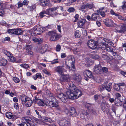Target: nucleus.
Wrapping results in <instances>:
<instances>
[{
    "label": "nucleus",
    "instance_id": "1",
    "mask_svg": "<svg viewBox=\"0 0 126 126\" xmlns=\"http://www.w3.org/2000/svg\"><path fill=\"white\" fill-rule=\"evenodd\" d=\"M68 84L69 87L64 94L63 93H60L57 95L58 98L63 103H65L68 98L71 99H74L78 98L82 95L81 91L77 88L72 81H69Z\"/></svg>",
    "mask_w": 126,
    "mask_h": 126
},
{
    "label": "nucleus",
    "instance_id": "2",
    "mask_svg": "<svg viewBox=\"0 0 126 126\" xmlns=\"http://www.w3.org/2000/svg\"><path fill=\"white\" fill-rule=\"evenodd\" d=\"M75 61L74 57L71 56H69L66 59L65 65L70 71L74 72L75 71L76 69L74 66Z\"/></svg>",
    "mask_w": 126,
    "mask_h": 126
},
{
    "label": "nucleus",
    "instance_id": "3",
    "mask_svg": "<svg viewBox=\"0 0 126 126\" xmlns=\"http://www.w3.org/2000/svg\"><path fill=\"white\" fill-rule=\"evenodd\" d=\"M20 99L23 105L26 107H29L32 106V101L31 99L25 95H23L20 97Z\"/></svg>",
    "mask_w": 126,
    "mask_h": 126
},
{
    "label": "nucleus",
    "instance_id": "4",
    "mask_svg": "<svg viewBox=\"0 0 126 126\" xmlns=\"http://www.w3.org/2000/svg\"><path fill=\"white\" fill-rule=\"evenodd\" d=\"M47 34L50 36V40L52 41H56L61 37L60 34H58L55 31H49Z\"/></svg>",
    "mask_w": 126,
    "mask_h": 126
},
{
    "label": "nucleus",
    "instance_id": "5",
    "mask_svg": "<svg viewBox=\"0 0 126 126\" xmlns=\"http://www.w3.org/2000/svg\"><path fill=\"white\" fill-rule=\"evenodd\" d=\"M48 28V26L43 28L36 26L33 28L32 32L35 35H37L41 34L43 31L46 30H47V29Z\"/></svg>",
    "mask_w": 126,
    "mask_h": 126
},
{
    "label": "nucleus",
    "instance_id": "6",
    "mask_svg": "<svg viewBox=\"0 0 126 126\" xmlns=\"http://www.w3.org/2000/svg\"><path fill=\"white\" fill-rule=\"evenodd\" d=\"M99 41H100V39L97 41H95L92 40H90L88 41L87 45L90 48L95 49L97 47L98 43L100 44L99 43Z\"/></svg>",
    "mask_w": 126,
    "mask_h": 126
},
{
    "label": "nucleus",
    "instance_id": "7",
    "mask_svg": "<svg viewBox=\"0 0 126 126\" xmlns=\"http://www.w3.org/2000/svg\"><path fill=\"white\" fill-rule=\"evenodd\" d=\"M109 105L105 101H103L101 104V110L104 112L108 114L110 111Z\"/></svg>",
    "mask_w": 126,
    "mask_h": 126
},
{
    "label": "nucleus",
    "instance_id": "8",
    "mask_svg": "<svg viewBox=\"0 0 126 126\" xmlns=\"http://www.w3.org/2000/svg\"><path fill=\"white\" fill-rule=\"evenodd\" d=\"M8 33L10 34H15L19 35L22 34L23 33V31L19 28L9 29L8 31Z\"/></svg>",
    "mask_w": 126,
    "mask_h": 126
},
{
    "label": "nucleus",
    "instance_id": "9",
    "mask_svg": "<svg viewBox=\"0 0 126 126\" xmlns=\"http://www.w3.org/2000/svg\"><path fill=\"white\" fill-rule=\"evenodd\" d=\"M65 111L67 114H69L70 116L73 117H76L78 115V114L75 109L73 107H71L70 110L67 109H66L65 110Z\"/></svg>",
    "mask_w": 126,
    "mask_h": 126
},
{
    "label": "nucleus",
    "instance_id": "10",
    "mask_svg": "<svg viewBox=\"0 0 126 126\" xmlns=\"http://www.w3.org/2000/svg\"><path fill=\"white\" fill-rule=\"evenodd\" d=\"M93 4H90L88 3H83L81 5L80 8L81 10L82 11H85L87 10V9L89 8L90 9H92L93 6Z\"/></svg>",
    "mask_w": 126,
    "mask_h": 126
},
{
    "label": "nucleus",
    "instance_id": "11",
    "mask_svg": "<svg viewBox=\"0 0 126 126\" xmlns=\"http://www.w3.org/2000/svg\"><path fill=\"white\" fill-rule=\"evenodd\" d=\"M100 41H99V43L102 45V46L105 47H101V48H104L103 49H105L106 47H109L111 46L112 44V43L109 41H106L105 40L102 38L100 39Z\"/></svg>",
    "mask_w": 126,
    "mask_h": 126
},
{
    "label": "nucleus",
    "instance_id": "12",
    "mask_svg": "<svg viewBox=\"0 0 126 126\" xmlns=\"http://www.w3.org/2000/svg\"><path fill=\"white\" fill-rule=\"evenodd\" d=\"M101 69H102V66L101 63H100L99 64L96 65L95 66L94 69V72L97 74H101L102 73Z\"/></svg>",
    "mask_w": 126,
    "mask_h": 126
},
{
    "label": "nucleus",
    "instance_id": "13",
    "mask_svg": "<svg viewBox=\"0 0 126 126\" xmlns=\"http://www.w3.org/2000/svg\"><path fill=\"white\" fill-rule=\"evenodd\" d=\"M64 67L63 65L56 67L54 68V71L60 74H62L63 72H66V70L63 68Z\"/></svg>",
    "mask_w": 126,
    "mask_h": 126
},
{
    "label": "nucleus",
    "instance_id": "14",
    "mask_svg": "<svg viewBox=\"0 0 126 126\" xmlns=\"http://www.w3.org/2000/svg\"><path fill=\"white\" fill-rule=\"evenodd\" d=\"M103 22L105 25L107 27H111L113 26L114 23L113 21L111 19L107 18L104 20Z\"/></svg>",
    "mask_w": 126,
    "mask_h": 126
},
{
    "label": "nucleus",
    "instance_id": "15",
    "mask_svg": "<svg viewBox=\"0 0 126 126\" xmlns=\"http://www.w3.org/2000/svg\"><path fill=\"white\" fill-rule=\"evenodd\" d=\"M118 30H117V32L121 33H124L126 31V24H122L118 28Z\"/></svg>",
    "mask_w": 126,
    "mask_h": 126
},
{
    "label": "nucleus",
    "instance_id": "16",
    "mask_svg": "<svg viewBox=\"0 0 126 126\" xmlns=\"http://www.w3.org/2000/svg\"><path fill=\"white\" fill-rule=\"evenodd\" d=\"M69 78V75L67 74L63 75L60 79L59 81L62 83L63 82H66L68 81Z\"/></svg>",
    "mask_w": 126,
    "mask_h": 126
},
{
    "label": "nucleus",
    "instance_id": "17",
    "mask_svg": "<svg viewBox=\"0 0 126 126\" xmlns=\"http://www.w3.org/2000/svg\"><path fill=\"white\" fill-rule=\"evenodd\" d=\"M100 13V14L103 17H104L105 16V13L107 12V9L106 7H104L102 8H100L99 11H97V12L99 13L98 12Z\"/></svg>",
    "mask_w": 126,
    "mask_h": 126
},
{
    "label": "nucleus",
    "instance_id": "18",
    "mask_svg": "<svg viewBox=\"0 0 126 126\" xmlns=\"http://www.w3.org/2000/svg\"><path fill=\"white\" fill-rule=\"evenodd\" d=\"M73 79L75 81L77 82H80L81 80L80 76L78 74H74Z\"/></svg>",
    "mask_w": 126,
    "mask_h": 126
},
{
    "label": "nucleus",
    "instance_id": "19",
    "mask_svg": "<svg viewBox=\"0 0 126 126\" xmlns=\"http://www.w3.org/2000/svg\"><path fill=\"white\" fill-rule=\"evenodd\" d=\"M41 5L45 7L47 6L49 3L48 0H39Z\"/></svg>",
    "mask_w": 126,
    "mask_h": 126
},
{
    "label": "nucleus",
    "instance_id": "20",
    "mask_svg": "<svg viewBox=\"0 0 126 126\" xmlns=\"http://www.w3.org/2000/svg\"><path fill=\"white\" fill-rule=\"evenodd\" d=\"M83 74L85 76H86L87 77L89 78H93V76L92 74V72L90 70H85Z\"/></svg>",
    "mask_w": 126,
    "mask_h": 126
},
{
    "label": "nucleus",
    "instance_id": "21",
    "mask_svg": "<svg viewBox=\"0 0 126 126\" xmlns=\"http://www.w3.org/2000/svg\"><path fill=\"white\" fill-rule=\"evenodd\" d=\"M86 22V20L85 19H81L79 20L78 25V26L80 28H82Z\"/></svg>",
    "mask_w": 126,
    "mask_h": 126
},
{
    "label": "nucleus",
    "instance_id": "22",
    "mask_svg": "<svg viewBox=\"0 0 126 126\" xmlns=\"http://www.w3.org/2000/svg\"><path fill=\"white\" fill-rule=\"evenodd\" d=\"M92 20L93 21H96L99 20V15L96 13H94L92 15Z\"/></svg>",
    "mask_w": 126,
    "mask_h": 126
},
{
    "label": "nucleus",
    "instance_id": "23",
    "mask_svg": "<svg viewBox=\"0 0 126 126\" xmlns=\"http://www.w3.org/2000/svg\"><path fill=\"white\" fill-rule=\"evenodd\" d=\"M89 113L87 112L86 110H82V113L80 114V117L82 119L84 118L85 116H87Z\"/></svg>",
    "mask_w": 126,
    "mask_h": 126
},
{
    "label": "nucleus",
    "instance_id": "24",
    "mask_svg": "<svg viewBox=\"0 0 126 126\" xmlns=\"http://www.w3.org/2000/svg\"><path fill=\"white\" fill-rule=\"evenodd\" d=\"M108 83V82L106 81L103 84H101L99 86L98 89L100 91H103L105 88V85H107Z\"/></svg>",
    "mask_w": 126,
    "mask_h": 126
},
{
    "label": "nucleus",
    "instance_id": "25",
    "mask_svg": "<svg viewBox=\"0 0 126 126\" xmlns=\"http://www.w3.org/2000/svg\"><path fill=\"white\" fill-rule=\"evenodd\" d=\"M32 40L33 41L37 44H41L42 41L41 38H37L34 37L32 38Z\"/></svg>",
    "mask_w": 126,
    "mask_h": 126
},
{
    "label": "nucleus",
    "instance_id": "26",
    "mask_svg": "<svg viewBox=\"0 0 126 126\" xmlns=\"http://www.w3.org/2000/svg\"><path fill=\"white\" fill-rule=\"evenodd\" d=\"M7 61L5 59H2L0 60V65L5 66L7 63Z\"/></svg>",
    "mask_w": 126,
    "mask_h": 126
},
{
    "label": "nucleus",
    "instance_id": "27",
    "mask_svg": "<svg viewBox=\"0 0 126 126\" xmlns=\"http://www.w3.org/2000/svg\"><path fill=\"white\" fill-rule=\"evenodd\" d=\"M112 85L111 83H110L108 85L107 84V85H105V89L108 92H110L111 91L112 88Z\"/></svg>",
    "mask_w": 126,
    "mask_h": 126
},
{
    "label": "nucleus",
    "instance_id": "28",
    "mask_svg": "<svg viewBox=\"0 0 126 126\" xmlns=\"http://www.w3.org/2000/svg\"><path fill=\"white\" fill-rule=\"evenodd\" d=\"M68 121L64 118L62 119L59 121V125L60 126H63Z\"/></svg>",
    "mask_w": 126,
    "mask_h": 126
},
{
    "label": "nucleus",
    "instance_id": "29",
    "mask_svg": "<svg viewBox=\"0 0 126 126\" xmlns=\"http://www.w3.org/2000/svg\"><path fill=\"white\" fill-rule=\"evenodd\" d=\"M93 63V62L90 59H87L85 62V65L87 66L92 65Z\"/></svg>",
    "mask_w": 126,
    "mask_h": 126
},
{
    "label": "nucleus",
    "instance_id": "30",
    "mask_svg": "<svg viewBox=\"0 0 126 126\" xmlns=\"http://www.w3.org/2000/svg\"><path fill=\"white\" fill-rule=\"evenodd\" d=\"M2 51L3 53L8 57H11L12 55V54L6 50H2Z\"/></svg>",
    "mask_w": 126,
    "mask_h": 126
},
{
    "label": "nucleus",
    "instance_id": "31",
    "mask_svg": "<svg viewBox=\"0 0 126 126\" xmlns=\"http://www.w3.org/2000/svg\"><path fill=\"white\" fill-rule=\"evenodd\" d=\"M22 121L25 123L28 122L31 123V121L27 117H22Z\"/></svg>",
    "mask_w": 126,
    "mask_h": 126
},
{
    "label": "nucleus",
    "instance_id": "32",
    "mask_svg": "<svg viewBox=\"0 0 126 126\" xmlns=\"http://www.w3.org/2000/svg\"><path fill=\"white\" fill-rule=\"evenodd\" d=\"M6 117L8 118L13 119L14 117L12 113L10 112H7L6 113Z\"/></svg>",
    "mask_w": 126,
    "mask_h": 126
},
{
    "label": "nucleus",
    "instance_id": "33",
    "mask_svg": "<svg viewBox=\"0 0 126 126\" xmlns=\"http://www.w3.org/2000/svg\"><path fill=\"white\" fill-rule=\"evenodd\" d=\"M115 103L116 105L118 106H120L122 105V102L121 100L117 99V100H116Z\"/></svg>",
    "mask_w": 126,
    "mask_h": 126
},
{
    "label": "nucleus",
    "instance_id": "34",
    "mask_svg": "<svg viewBox=\"0 0 126 126\" xmlns=\"http://www.w3.org/2000/svg\"><path fill=\"white\" fill-rule=\"evenodd\" d=\"M122 4L121 7L122 9L124 10H126V1L125 0L122 2Z\"/></svg>",
    "mask_w": 126,
    "mask_h": 126
},
{
    "label": "nucleus",
    "instance_id": "35",
    "mask_svg": "<svg viewBox=\"0 0 126 126\" xmlns=\"http://www.w3.org/2000/svg\"><path fill=\"white\" fill-rule=\"evenodd\" d=\"M74 35L76 38H79L81 35L79 31V30H77L75 33Z\"/></svg>",
    "mask_w": 126,
    "mask_h": 126
},
{
    "label": "nucleus",
    "instance_id": "36",
    "mask_svg": "<svg viewBox=\"0 0 126 126\" xmlns=\"http://www.w3.org/2000/svg\"><path fill=\"white\" fill-rule=\"evenodd\" d=\"M47 13L46 11H43L41 12L40 14V16L41 18H42L46 16Z\"/></svg>",
    "mask_w": 126,
    "mask_h": 126
},
{
    "label": "nucleus",
    "instance_id": "37",
    "mask_svg": "<svg viewBox=\"0 0 126 126\" xmlns=\"http://www.w3.org/2000/svg\"><path fill=\"white\" fill-rule=\"evenodd\" d=\"M114 88L115 90L117 91H119L120 89V87L119 85L117 84H115L114 86Z\"/></svg>",
    "mask_w": 126,
    "mask_h": 126
},
{
    "label": "nucleus",
    "instance_id": "38",
    "mask_svg": "<svg viewBox=\"0 0 126 126\" xmlns=\"http://www.w3.org/2000/svg\"><path fill=\"white\" fill-rule=\"evenodd\" d=\"M48 100L49 101V103H48L49 106L51 108H53L54 102L52 101V99L51 100L49 99Z\"/></svg>",
    "mask_w": 126,
    "mask_h": 126
},
{
    "label": "nucleus",
    "instance_id": "39",
    "mask_svg": "<svg viewBox=\"0 0 126 126\" xmlns=\"http://www.w3.org/2000/svg\"><path fill=\"white\" fill-rule=\"evenodd\" d=\"M24 54L25 55L28 54L30 56H32L33 54V52L32 51L30 50L27 51L25 52Z\"/></svg>",
    "mask_w": 126,
    "mask_h": 126
},
{
    "label": "nucleus",
    "instance_id": "40",
    "mask_svg": "<svg viewBox=\"0 0 126 126\" xmlns=\"http://www.w3.org/2000/svg\"><path fill=\"white\" fill-rule=\"evenodd\" d=\"M32 48V46L29 45H26L25 47V48L26 50L28 51L31 50Z\"/></svg>",
    "mask_w": 126,
    "mask_h": 126
},
{
    "label": "nucleus",
    "instance_id": "41",
    "mask_svg": "<svg viewBox=\"0 0 126 126\" xmlns=\"http://www.w3.org/2000/svg\"><path fill=\"white\" fill-rule=\"evenodd\" d=\"M92 106V104L88 103H86L85 104V107L89 110H91Z\"/></svg>",
    "mask_w": 126,
    "mask_h": 126
},
{
    "label": "nucleus",
    "instance_id": "42",
    "mask_svg": "<svg viewBox=\"0 0 126 126\" xmlns=\"http://www.w3.org/2000/svg\"><path fill=\"white\" fill-rule=\"evenodd\" d=\"M37 104L39 105V106H44L45 104L44 102L40 99H39V100L38 101Z\"/></svg>",
    "mask_w": 126,
    "mask_h": 126
},
{
    "label": "nucleus",
    "instance_id": "43",
    "mask_svg": "<svg viewBox=\"0 0 126 126\" xmlns=\"http://www.w3.org/2000/svg\"><path fill=\"white\" fill-rule=\"evenodd\" d=\"M43 119L45 120V121L50 123H51L52 122V121L51 119L47 117H43Z\"/></svg>",
    "mask_w": 126,
    "mask_h": 126
},
{
    "label": "nucleus",
    "instance_id": "44",
    "mask_svg": "<svg viewBox=\"0 0 126 126\" xmlns=\"http://www.w3.org/2000/svg\"><path fill=\"white\" fill-rule=\"evenodd\" d=\"M9 58L10 61L11 62H16V59L15 58L11 56V57H9Z\"/></svg>",
    "mask_w": 126,
    "mask_h": 126
},
{
    "label": "nucleus",
    "instance_id": "45",
    "mask_svg": "<svg viewBox=\"0 0 126 126\" xmlns=\"http://www.w3.org/2000/svg\"><path fill=\"white\" fill-rule=\"evenodd\" d=\"M91 57L92 59L95 60L98 59L99 58V56L97 55H92V54Z\"/></svg>",
    "mask_w": 126,
    "mask_h": 126
},
{
    "label": "nucleus",
    "instance_id": "46",
    "mask_svg": "<svg viewBox=\"0 0 126 126\" xmlns=\"http://www.w3.org/2000/svg\"><path fill=\"white\" fill-rule=\"evenodd\" d=\"M57 10V7H54L50 9L49 10V12L51 11V14L52 15H53V13L54 12V11Z\"/></svg>",
    "mask_w": 126,
    "mask_h": 126
},
{
    "label": "nucleus",
    "instance_id": "47",
    "mask_svg": "<svg viewBox=\"0 0 126 126\" xmlns=\"http://www.w3.org/2000/svg\"><path fill=\"white\" fill-rule=\"evenodd\" d=\"M116 16L118 17V18L120 20L124 21L126 20L124 17H122L120 15L117 14H116Z\"/></svg>",
    "mask_w": 126,
    "mask_h": 126
},
{
    "label": "nucleus",
    "instance_id": "48",
    "mask_svg": "<svg viewBox=\"0 0 126 126\" xmlns=\"http://www.w3.org/2000/svg\"><path fill=\"white\" fill-rule=\"evenodd\" d=\"M20 66L25 69L27 68L29 66L28 64L26 63L21 64Z\"/></svg>",
    "mask_w": 126,
    "mask_h": 126
},
{
    "label": "nucleus",
    "instance_id": "49",
    "mask_svg": "<svg viewBox=\"0 0 126 126\" xmlns=\"http://www.w3.org/2000/svg\"><path fill=\"white\" fill-rule=\"evenodd\" d=\"M111 109L113 112H114L115 114H116V109L115 106L113 105H112L111 107Z\"/></svg>",
    "mask_w": 126,
    "mask_h": 126
},
{
    "label": "nucleus",
    "instance_id": "50",
    "mask_svg": "<svg viewBox=\"0 0 126 126\" xmlns=\"http://www.w3.org/2000/svg\"><path fill=\"white\" fill-rule=\"evenodd\" d=\"M13 80L16 83H18L20 81L19 79L16 77H14L13 78Z\"/></svg>",
    "mask_w": 126,
    "mask_h": 126
},
{
    "label": "nucleus",
    "instance_id": "51",
    "mask_svg": "<svg viewBox=\"0 0 126 126\" xmlns=\"http://www.w3.org/2000/svg\"><path fill=\"white\" fill-rule=\"evenodd\" d=\"M36 114L38 115V117L39 118H42V116L40 114V112L38 110H35Z\"/></svg>",
    "mask_w": 126,
    "mask_h": 126
},
{
    "label": "nucleus",
    "instance_id": "52",
    "mask_svg": "<svg viewBox=\"0 0 126 126\" xmlns=\"http://www.w3.org/2000/svg\"><path fill=\"white\" fill-rule=\"evenodd\" d=\"M68 11L70 13L74 12L75 11V9L73 7L69 8L68 10Z\"/></svg>",
    "mask_w": 126,
    "mask_h": 126
},
{
    "label": "nucleus",
    "instance_id": "53",
    "mask_svg": "<svg viewBox=\"0 0 126 126\" xmlns=\"http://www.w3.org/2000/svg\"><path fill=\"white\" fill-rule=\"evenodd\" d=\"M61 49V46L59 45H57L56 47V50L57 51H60Z\"/></svg>",
    "mask_w": 126,
    "mask_h": 126
},
{
    "label": "nucleus",
    "instance_id": "54",
    "mask_svg": "<svg viewBox=\"0 0 126 126\" xmlns=\"http://www.w3.org/2000/svg\"><path fill=\"white\" fill-rule=\"evenodd\" d=\"M35 8V6L34 5H32L31 6H29V10L30 11H32Z\"/></svg>",
    "mask_w": 126,
    "mask_h": 126
},
{
    "label": "nucleus",
    "instance_id": "55",
    "mask_svg": "<svg viewBox=\"0 0 126 126\" xmlns=\"http://www.w3.org/2000/svg\"><path fill=\"white\" fill-rule=\"evenodd\" d=\"M39 99H38L36 97H35V98L33 99V102L35 104H37L38 103V101L39 100Z\"/></svg>",
    "mask_w": 126,
    "mask_h": 126
},
{
    "label": "nucleus",
    "instance_id": "56",
    "mask_svg": "<svg viewBox=\"0 0 126 126\" xmlns=\"http://www.w3.org/2000/svg\"><path fill=\"white\" fill-rule=\"evenodd\" d=\"M102 71H103L104 72L106 73L108 72V69L106 67H102L101 69Z\"/></svg>",
    "mask_w": 126,
    "mask_h": 126
},
{
    "label": "nucleus",
    "instance_id": "57",
    "mask_svg": "<svg viewBox=\"0 0 126 126\" xmlns=\"http://www.w3.org/2000/svg\"><path fill=\"white\" fill-rule=\"evenodd\" d=\"M43 71L45 74L47 75H50L51 74H50V73L48 72L47 70L45 69H44Z\"/></svg>",
    "mask_w": 126,
    "mask_h": 126
},
{
    "label": "nucleus",
    "instance_id": "58",
    "mask_svg": "<svg viewBox=\"0 0 126 126\" xmlns=\"http://www.w3.org/2000/svg\"><path fill=\"white\" fill-rule=\"evenodd\" d=\"M90 110L94 114L96 115V114L95 110L94 108H91V110Z\"/></svg>",
    "mask_w": 126,
    "mask_h": 126
},
{
    "label": "nucleus",
    "instance_id": "59",
    "mask_svg": "<svg viewBox=\"0 0 126 126\" xmlns=\"http://www.w3.org/2000/svg\"><path fill=\"white\" fill-rule=\"evenodd\" d=\"M59 62L57 59H54L53 61L51 62V64H54L58 63Z\"/></svg>",
    "mask_w": 126,
    "mask_h": 126
},
{
    "label": "nucleus",
    "instance_id": "60",
    "mask_svg": "<svg viewBox=\"0 0 126 126\" xmlns=\"http://www.w3.org/2000/svg\"><path fill=\"white\" fill-rule=\"evenodd\" d=\"M48 98V99H49L51 100L54 98L53 95L52 94L50 93V94H49Z\"/></svg>",
    "mask_w": 126,
    "mask_h": 126
},
{
    "label": "nucleus",
    "instance_id": "61",
    "mask_svg": "<svg viewBox=\"0 0 126 126\" xmlns=\"http://www.w3.org/2000/svg\"><path fill=\"white\" fill-rule=\"evenodd\" d=\"M79 17V15L78 14H76L74 16V18H75V19L74 21V22H77V21Z\"/></svg>",
    "mask_w": 126,
    "mask_h": 126
},
{
    "label": "nucleus",
    "instance_id": "62",
    "mask_svg": "<svg viewBox=\"0 0 126 126\" xmlns=\"http://www.w3.org/2000/svg\"><path fill=\"white\" fill-rule=\"evenodd\" d=\"M4 12L3 10L2 9H0V16H3L4 14Z\"/></svg>",
    "mask_w": 126,
    "mask_h": 126
},
{
    "label": "nucleus",
    "instance_id": "63",
    "mask_svg": "<svg viewBox=\"0 0 126 126\" xmlns=\"http://www.w3.org/2000/svg\"><path fill=\"white\" fill-rule=\"evenodd\" d=\"M55 109L58 111H60L62 110L61 108L59 106V105L55 108Z\"/></svg>",
    "mask_w": 126,
    "mask_h": 126
},
{
    "label": "nucleus",
    "instance_id": "64",
    "mask_svg": "<svg viewBox=\"0 0 126 126\" xmlns=\"http://www.w3.org/2000/svg\"><path fill=\"white\" fill-rule=\"evenodd\" d=\"M71 125L70 122L69 121H67L65 123L63 126H71Z\"/></svg>",
    "mask_w": 126,
    "mask_h": 126
}]
</instances>
